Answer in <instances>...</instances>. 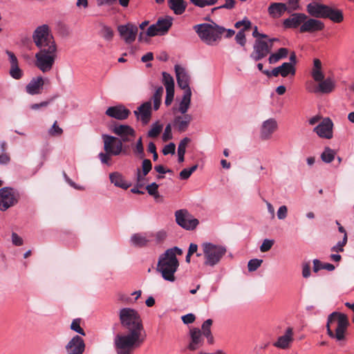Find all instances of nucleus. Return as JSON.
<instances>
[{
    "label": "nucleus",
    "mask_w": 354,
    "mask_h": 354,
    "mask_svg": "<svg viewBox=\"0 0 354 354\" xmlns=\"http://www.w3.org/2000/svg\"><path fill=\"white\" fill-rule=\"evenodd\" d=\"M119 319L127 334H118L114 339L117 354H131L134 348L140 346L145 339L142 321L138 312L131 308L119 311Z\"/></svg>",
    "instance_id": "1"
},
{
    "label": "nucleus",
    "mask_w": 354,
    "mask_h": 354,
    "mask_svg": "<svg viewBox=\"0 0 354 354\" xmlns=\"http://www.w3.org/2000/svg\"><path fill=\"white\" fill-rule=\"evenodd\" d=\"M32 40L39 49L35 54L36 67L43 73L50 72L57 57V48L49 26L46 24L38 26L33 32Z\"/></svg>",
    "instance_id": "2"
},
{
    "label": "nucleus",
    "mask_w": 354,
    "mask_h": 354,
    "mask_svg": "<svg viewBox=\"0 0 354 354\" xmlns=\"http://www.w3.org/2000/svg\"><path fill=\"white\" fill-rule=\"evenodd\" d=\"M178 266L179 263L176 255L171 250H167L159 257L156 270L165 281L174 282L176 280L174 274Z\"/></svg>",
    "instance_id": "3"
},
{
    "label": "nucleus",
    "mask_w": 354,
    "mask_h": 354,
    "mask_svg": "<svg viewBox=\"0 0 354 354\" xmlns=\"http://www.w3.org/2000/svg\"><path fill=\"white\" fill-rule=\"evenodd\" d=\"M349 325L348 317L343 313L333 312L329 315L326 324L327 333L337 341L344 339V333Z\"/></svg>",
    "instance_id": "4"
},
{
    "label": "nucleus",
    "mask_w": 354,
    "mask_h": 354,
    "mask_svg": "<svg viewBox=\"0 0 354 354\" xmlns=\"http://www.w3.org/2000/svg\"><path fill=\"white\" fill-rule=\"evenodd\" d=\"M194 30L201 41L209 46L214 45L225 31V28L217 25L214 21H211L209 24H197L194 26Z\"/></svg>",
    "instance_id": "5"
},
{
    "label": "nucleus",
    "mask_w": 354,
    "mask_h": 354,
    "mask_svg": "<svg viewBox=\"0 0 354 354\" xmlns=\"http://www.w3.org/2000/svg\"><path fill=\"white\" fill-rule=\"evenodd\" d=\"M201 247L205 259L204 264L211 267L217 265L227 252L225 246L210 242L203 243Z\"/></svg>",
    "instance_id": "6"
},
{
    "label": "nucleus",
    "mask_w": 354,
    "mask_h": 354,
    "mask_svg": "<svg viewBox=\"0 0 354 354\" xmlns=\"http://www.w3.org/2000/svg\"><path fill=\"white\" fill-rule=\"evenodd\" d=\"M175 218L176 223L186 230H194L199 224L198 220L186 209L176 211Z\"/></svg>",
    "instance_id": "7"
},
{
    "label": "nucleus",
    "mask_w": 354,
    "mask_h": 354,
    "mask_svg": "<svg viewBox=\"0 0 354 354\" xmlns=\"http://www.w3.org/2000/svg\"><path fill=\"white\" fill-rule=\"evenodd\" d=\"M19 194L17 191L8 187L0 189V210L6 211L15 205L19 200Z\"/></svg>",
    "instance_id": "8"
},
{
    "label": "nucleus",
    "mask_w": 354,
    "mask_h": 354,
    "mask_svg": "<svg viewBox=\"0 0 354 354\" xmlns=\"http://www.w3.org/2000/svg\"><path fill=\"white\" fill-rule=\"evenodd\" d=\"M104 149L108 154L118 156L125 151L127 146L119 140V138L107 134L102 135Z\"/></svg>",
    "instance_id": "9"
},
{
    "label": "nucleus",
    "mask_w": 354,
    "mask_h": 354,
    "mask_svg": "<svg viewBox=\"0 0 354 354\" xmlns=\"http://www.w3.org/2000/svg\"><path fill=\"white\" fill-rule=\"evenodd\" d=\"M112 132L118 136L119 140L123 144L133 142L136 137L135 130L127 124H116L113 126Z\"/></svg>",
    "instance_id": "10"
},
{
    "label": "nucleus",
    "mask_w": 354,
    "mask_h": 354,
    "mask_svg": "<svg viewBox=\"0 0 354 354\" xmlns=\"http://www.w3.org/2000/svg\"><path fill=\"white\" fill-rule=\"evenodd\" d=\"M272 45L261 39H257L253 46V52L250 57L254 61H259L266 57L272 50Z\"/></svg>",
    "instance_id": "11"
},
{
    "label": "nucleus",
    "mask_w": 354,
    "mask_h": 354,
    "mask_svg": "<svg viewBox=\"0 0 354 354\" xmlns=\"http://www.w3.org/2000/svg\"><path fill=\"white\" fill-rule=\"evenodd\" d=\"M118 31L125 43L131 44L136 40L138 28L136 25L128 23L125 25L118 26Z\"/></svg>",
    "instance_id": "12"
},
{
    "label": "nucleus",
    "mask_w": 354,
    "mask_h": 354,
    "mask_svg": "<svg viewBox=\"0 0 354 354\" xmlns=\"http://www.w3.org/2000/svg\"><path fill=\"white\" fill-rule=\"evenodd\" d=\"M333 121L329 118H324L322 122L313 129V131L322 138L331 139L333 136Z\"/></svg>",
    "instance_id": "13"
},
{
    "label": "nucleus",
    "mask_w": 354,
    "mask_h": 354,
    "mask_svg": "<svg viewBox=\"0 0 354 354\" xmlns=\"http://www.w3.org/2000/svg\"><path fill=\"white\" fill-rule=\"evenodd\" d=\"M278 129V123L274 118H269L264 120L259 129V137L262 140H268L271 138L272 134Z\"/></svg>",
    "instance_id": "14"
},
{
    "label": "nucleus",
    "mask_w": 354,
    "mask_h": 354,
    "mask_svg": "<svg viewBox=\"0 0 354 354\" xmlns=\"http://www.w3.org/2000/svg\"><path fill=\"white\" fill-rule=\"evenodd\" d=\"M162 82L165 86L166 89V97L165 104L166 106H169L173 100L174 97V80L172 76L166 73L162 72Z\"/></svg>",
    "instance_id": "15"
},
{
    "label": "nucleus",
    "mask_w": 354,
    "mask_h": 354,
    "mask_svg": "<svg viewBox=\"0 0 354 354\" xmlns=\"http://www.w3.org/2000/svg\"><path fill=\"white\" fill-rule=\"evenodd\" d=\"M67 354H82L85 349L83 339L79 335L74 336L66 345Z\"/></svg>",
    "instance_id": "16"
},
{
    "label": "nucleus",
    "mask_w": 354,
    "mask_h": 354,
    "mask_svg": "<svg viewBox=\"0 0 354 354\" xmlns=\"http://www.w3.org/2000/svg\"><path fill=\"white\" fill-rule=\"evenodd\" d=\"M133 113L137 119L140 120L143 124H148L151 117V102H144Z\"/></svg>",
    "instance_id": "17"
},
{
    "label": "nucleus",
    "mask_w": 354,
    "mask_h": 354,
    "mask_svg": "<svg viewBox=\"0 0 354 354\" xmlns=\"http://www.w3.org/2000/svg\"><path fill=\"white\" fill-rule=\"evenodd\" d=\"M6 53L8 57V61L10 64V68L9 71L10 75L15 80L21 79L24 75V73L19 66V61L17 57L12 51L7 50Z\"/></svg>",
    "instance_id": "18"
},
{
    "label": "nucleus",
    "mask_w": 354,
    "mask_h": 354,
    "mask_svg": "<svg viewBox=\"0 0 354 354\" xmlns=\"http://www.w3.org/2000/svg\"><path fill=\"white\" fill-rule=\"evenodd\" d=\"M174 68L178 86L184 91L191 90L189 86V75L186 70L180 65H175Z\"/></svg>",
    "instance_id": "19"
},
{
    "label": "nucleus",
    "mask_w": 354,
    "mask_h": 354,
    "mask_svg": "<svg viewBox=\"0 0 354 354\" xmlns=\"http://www.w3.org/2000/svg\"><path fill=\"white\" fill-rule=\"evenodd\" d=\"M130 113V111L123 105L110 106L105 112L106 115L119 120L127 119Z\"/></svg>",
    "instance_id": "20"
},
{
    "label": "nucleus",
    "mask_w": 354,
    "mask_h": 354,
    "mask_svg": "<svg viewBox=\"0 0 354 354\" xmlns=\"http://www.w3.org/2000/svg\"><path fill=\"white\" fill-rule=\"evenodd\" d=\"M324 28V24L322 21L313 18H307L300 26L299 31L301 32H313L322 30Z\"/></svg>",
    "instance_id": "21"
},
{
    "label": "nucleus",
    "mask_w": 354,
    "mask_h": 354,
    "mask_svg": "<svg viewBox=\"0 0 354 354\" xmlns=\"http://www.w3.org/2000/svg\"><path fill=\"white\" fill-rule=\"evenodd\" d=\"M152 232L145 233H136L131 236L130 241L131 245L135 247H145L149 243L152 242Z\"/></svg>",
    "instance_id": "22"
},
{
    "label": "nucleus",
    "mask_w": 354,
    "mask_h": 354,
    "mask_svg": "<svg viewBox=\"0 0 354 354\" xmlns=\"http://www.w3.org/2000/svg\"><path fill=\"white\" fill-rule=\"evenodd\" d=\"M191 341L188 344V349L196 351L203 345L204 339L202 337V332L199 328H194L189 331Z\"/></svg>",
    "instance_id": "23"
},
{
    "label": "nucleus",
    "mask_w": 354,
    "mask_h": 354,
    "mask_svg": "<svg viewBox=\"0 0 354 354\" xmlns=\"http://www.w3.org/2000/svg\"><path fill=\"white\" fill-rule=\"evenodd\" d=\"M307 19V15L304 13H293L290 17L284 19L283 24L286 28H296L303 24L304 21Z\"/></svg>",
    "instance_id": "24"
},
{
    "label": "nucleus",
    "mask_w": 354,
    "mask_h": 354,
    "mask_svg": "<svg viewBox=\"0 0 354 354\" xmlns=\"http://www.w3.org/2000/svg\"><path fill=\"white\" fill-rule=\"evenodd\" d=\"M192 120V116L190 114L185 113L175 116L173 123L178 131L184 132L187 129Z\"/></svg>",
    "instance_id": "25"
},
{
    "label": "nucleus",
    "mask_w": 354,
    "mask_h": 354,
    "mask_svg": "<svg viewBox=\"0 0 354 354\" xmlns=\"http://www.w3.org/2000/svg\"><path fill=\"white\" fill-rule=\"evenodd\" d=\"M318 86L313 90L306 87V89L313 93H329L333 91L335 88V83L330 78H327L318 82Z\"/></svg>",
    "instance_id": "26"
},
{
    "label": "nucleus",
    "mask_w": 354,
    "mask_h": 354,
    "mask_svg": "<svg viewBox=\"0 0 354 354\" xmlns=\"http://www.w3.org/2000/svg\"><path fill=\"white\" fill-rule=\"evenodd\" d=\"M293 341V331L292 328H288L286 330V333L280 336L277 341L273 344V346L281 348L286 349L290 346V343Z\"/></svg>",
    "instance_id": "27"
},
{
    "label": "nucleus",
    "mask_w": 354,
    "mask_h": 354,
    "mask_svg": "<svg viewBox=\"0 0 354 354\" xmlns=\"http://www.w3.org/2000/svg\"><path fill=\"white\" fill-rule=\"evenodd\" d=\"M307 11L310 15L317 18H324L327 6L317 2H313L307 5Z\"/></svg>",
    "instance_id": "28"
},
{
    "label": "nucleus",
    "mask_w": 354,
    "mask_h": 354,
    "mask_svg": "<svg viewBox=\"0 0 354 354\" xmlns=\"http://www.w3.org/2000/svg\"><path fill=\"white\" fill-rule=\"evenodd\" d=\"M44 86L42 77L32 78L26 87V92L30 95H37L40 93L41 89Z\"/></svg>",
    "instance_id": "29"
},
{
    "label": "nucleus",
    "mask_w": 354,
    "mask_h": 354,
    "mask_svg": "<svg viewBox=\"0 0 354 354\" xmlns=\"http://www.w3.org/2000/svg\"><path fill=\"white\" fill-rule=\"evenodd\" d=\"M287 7L283 3H272L268 7L269 15L273 18H279L286 11Z\"/></svg>",
    "instance_id": "30"
},
{
    "label": "nucleus",
    "mask_w": 354,
    "mask_h": 354,
    "mask_svg": "<svg viewBox=\"0 0 354 354\" xmlns=\"http://www.w3.org/2000/svg\"><path fill=\"white\" fill-rule=\"evenodd\" d=\"M192 90L183 92L182 99L179 103L178 111L181 114L187 113L191 104Z\"/></svg>",
    "instance_id": "31"
},
{
    "label": "nucleus",
    "mask_w": 354,
    "mask_h": 354,
    "mask_svg": "<svg viewBox=\"0 0 354 354\" xmlns=\"http://www.w3.org/2000/svg\"><path fill=\"white\" fill-rule=\"evenodd\" d=\"M187 6V2L184 0H168L169 8L177 15L184 13Z\"/></svg>",
    "instance_id": "32"
},
{
    "label": "nucleus",
    "mask_w": 354,
    "mask_h": 354,
    "mask_svg": "<svg viewBox=\"0 0 354 354\" xmlns=\"http://www.w3.org/2000/svg\"><path fill=\"white\" fill-rule=\"evenodd\" d=\"M109 178L111 183H113L115 187L127 189L131 186V184L127 183L124 180L123 176L119 172H113L110 174Z\"/></svg>",
    "instance_id": "33"
},
{
    "label": "nucleus",
    "mask_w": 354,
    "mask_h": 354,
    "mask_svg": "<svg viewBox=\"0 0 354 354\" xmlns=\"http://www.w3.org/2000/svg\"><path fill=\"white\" fill-rule=\"evenodd\" d=\"M324 18L330 19L335 23H340L344 19L343 13L340 10L334 9L327 6Z\"/></svg>",
    "instance_id": "34"
},
{
    "label": "nucleus",
    "mask_w": 354,
    "mask_h": 354,
    "mask_svg": "<svg viewBox=\"0 0 354 354\" xmlns=\"http://www.w3.org/2000/svg\"><path fill=\"white\" fill-rule=\"evenodd\" d=\"M288 55V50L286 48H281L275 53H272L268 58L270 64H275L279 62L281 59L286 58Z\"/></svg>",
    "instance_id": "35"
},
{
    "label": "nucleus",
    "mask_w": 354,
    "mask_h": 354,
    "mask_svg": "<svg viewBox=\"0 0 354 354\" xmlns=\"http://www.w3.org/2000/svg\"><path fill=\"white\" fill-rule=\"evenodd\" d=\"M157 25L160 32V35L166 34L172 25V18L167 17L165 19H160L157 21Z\"/></svg>",
    "instance_id": "36"
},
{
    "label": "nucleus",
    "mask_w": 354,
    "mask_h": 354,
    "mask_svg": "<svg viewBox=\"0 0 354 354\" xmlns=\"http://www.w3.org/2000/svg\"><path fill=\"white\" fill-rule=\"evenodd\" d=\"M313 263L314 272H317L322 269L326 270L328 271H333L335 268L334 265L329 263H322L318 259H314Z\"/></svg>",
    "instance_id": "37"
},
{
    "label": "nucleus",
    "mask_w": 354,
    "mask_h": 354,
    "mask_svg": "<svg viewBox=\"0 0 354 354\" xmlns=\"http://www.w3.org/2000/svg\"><path fill=\"white\" fill-rule=\"evenodd\" d=\"M164 93V89L162 86H159L156 88L155 93H153L151 100L153 102V109L154 110H158L160 106L162 97Z\"/></svg>",
    "instance_id": "38"
},
{
    "label": "nucleus",
    "mask_w": 354,
    "mask_h": 354,
    "mask_svg": "<svg viewBox=\"0 0 354 354\" xmlns=\"http://www.w3.org/2000/svg\"><path fill=\"white\" fill-rule=\"evenodd\" d=\"M335 151L329 147H325L324 151L321 154V159L326 163L331 162L335 156Z\"/></svg>",
    "instance_id": "39"
},
{
    "label": "nucleus",
    "mask_w": 354,
    "mask_h": 354,
    "mask_svg": "<svg viewBox=\"0 0 354 354\" xmlns=\"http://www.w3.org/2000/svg\"><path fill=\"white\" fill-rule=\"evenodd\" d=\"M281 70V75L283 77H287L289 74L295 75V68L292 63L284 62L279 66Z\"/></svg>",
    "instance_id": "40"
},
{
    "label": "nucleus",
    "mask_w": 354,
    "mask_h": 354,
    "mask_svg": "<svg viewBox=\"0 0 354 354\" xmlns=\"http://www.w3.org/2000/svg\"><path fill=\"white\" fill-rule=\"evenodd\" d=\"M163 125L158 121L152 124L150 130L148 131L147 136L150 138H156L161 132Z\"/></svg>",
    "instance_id": "41"
},
{
    "label": "nucleus",
    "mask_w": 354,
    "mask_h": 354,
    "mask_svg": "<svg viewBox=\"0 0 354 354\" xmlns=\"http://www.w3.org/2000/svg\"><path fill=\"white\" fill-rule=\"evenodd\" d=\"M152 241H155L156 244L163 243L167 236V234L164 230H159L156 232H152Z\"/></svg>",
    "instance_id": "42"
},
{
    "label": "nucleus",
    "mask_w": 354,
    "mask_h": 354,
    "mask_svg": "<svg viewBox=\"0 0 354 354\" xmlns=\"http://www.w3.org/2000/svg\"><path fill=\"white\" fill-rule=\"evenodd\" d=\"M263 260L259 259H252L248 261V268L250 272L256 271L262 264Z\"/></svg>",
    "instance_id": "43"
},
{
    "label": "nucleus",
    "mask_w": 354,
    "mask_h": 354,
    "mask_svg": "<svg viewBox=\"0 0 354 354\" xmlns=\"http://www.w3.org/2000/svg\"><path fill=\"white\" fill-rule=\"evenodd\" d=\"M158 187L159 185L156 183H152L146 187V189L149 195L153 196L155 198H157L160 196L158 192Z\"/></svg>",
    "instance_id": "44"
},
{
    "label": "nucleus",
    "mask_w": 354,
    "mask_h": 354,
    "mask_svg": "<svg viewBox=\"0 0 354 354\" xmlns=\"http://www.w3.org/2000/svg\"><path fill=\"white\" fill-rule=\"evenodd\" d=\"M347 243V234L343 237L342 241H339L335 245H334L331 250L335 252H342L344 251V247Z\"/></svg>",
    "instance_id": "45"
},
{
    "label": "nucleus",
    "mask_w": 354,
    "mask_h": 354,
    "mask_svg": "<svg viewBox=\"0 0 354 354\" xmlns=\"http://www.w3.org/2000/svg\"><path fill=\"white\" fill-rule=\"evenodd\" d=\"M152 164L150 160L144 159L142 162V169L141 173L143 174V176H147L149 172L151 170Z\"/></svg>",
    "instance_id": "46"
},
{
    "label": "nucleus",
    "mask_w": 354,
    "mask_h": 354,
    "mask_svg": "<svg viewBox=\"0 0 354 354\" xmlns=\"http://www.w3.org/2000/svg\"><path fill=\"white\" fill-rule=\"evenodd\" d=\"M274 241L273 239H264L261 245L260 246L261 252H266L269 251L274 245Z\"/></svg>",
    "instance_id": "47"
},
{
    "label": "nucleus",
    "mask_w": 354,
    "mask_h": 354,
    "mask_svg": "<svg viewBox=\"0 0 354 354\" xmlns=\"http://www.w3.org/2000/svg\"><path fill=\"white\" fill-rule=\"evenodd\" d=\"M147 35L149 37H154L156 35H160V32L157 25V22L154 24L151 25L147 30Z\"/></svg>",
    "instance_id": "48"
},
{
    "label": "nucleus",
    "mask_w": 354,
    "mask_h": 354,
    "mask_svg": "<svg viewBox=\"0 0 354 354\" xmlns=\"http://www.w3.org/2000/svg\"><path fill=\"white\" fill-rule=\"evenodd\" d=\"M212 324V320L211 319H208L203 322V324L202 325V330H203L202 335H203L204 336H205V335L209 336L210 333H212L211 329H210Z\"/></svg>",
    "instance_id": "49"
},
{
    "label": "nucleus",
    "mask_w": 354,
    "mask_h": 354,
    "mask_svg": "<svg viewBox=\"0 0 354 354\" xmlns=\"http://www.w3.org/2000/svg\"><path fill=\"white\" fill-rule=\"evenodd\" d=\"M57 122L55 121L53 126L49 129L48 133L50 136H60L63 133V130L62 128L57 126Z\"/></svg>",
    "instance_id": "50"
},
{
    "label": "nucleus",
    "mask_w": 354,
    "mask_h": 354,
    "mask_svg": "<svg viewBox=\"0 0 354 354\" xmlns=\"http://www.w3.org/2000/svg\"><path fill=\"white\" fill-rule=\"evenodd\" d=\"M189 142L190 139L189 138L186 137L182 139L178 147V153L185 154L186 147Z\"/></svg>",
    "instance_id": "51"
},
{
    "label": "nucleus",
    "mask_w": 354,
    "mask_h": 354,
    "mask_svg": "<svg viewBox=\"0 0 354 354\" xmlns=\"http://www.w3.org/2000/svg\"><path fill=\"white\" fill-rule=\"evenodd\" d=\"M242 26H243L244 27L241 30L245 31L250 28L251 22L247 18H244L243 20L239 21L235 24V27L236 28H239Z\"/></svg>",
    "instance_id": "52"
},
{
    "label": "nucleus",
    "mask_w": 354,
    "mask_h": 354,
    "mask_svg": "<svg viewBox=\"0 0 354 354\" xmlns=\"http://www.w3.org/2000/svg\"><path fill=\"white\" fill-rule=\"evenodd\" d=\"M162 138V140L165 142L172 139L171 124L170 123L166 125Z\"/></svg>",
    "instance_id": "53"
},
{
    "label": "nucleus",
    "mask_w": 354,
    "mask_h": 354,
    "mask_svg": "<svg viewBox=\"0 0 354 354\" xmlns=\"http://www.w3.org/2000/svg\"><path fill=\"white\" fill-rule=\"evenodd\" d=\"M277 215L279 220L285 219L288 215V207L286 205L280 206L277 210Z\"/></svg>",
    "instance_id": "54"
},
{
    "label": "nucleus",
    "mask_w": 354,
    "mask_h": 354,
    "mask_svg": "<svg viewBox=\"0 0 354 354\" xmlns=\"http://www.w3.org/2000/svg\"><path fill=\"white\" fill-rule=\"evenodd\" d=\"M176 151V145L174 142H170L165 145L162 149V153L166 156L167 154H174Z\"/></svg>",
    "instance_id": "55"
},
{
    "label": "nucleus",
    "mask_w": 354,
    "mask_h": 354,
    "mask_svg": "<svg viewBox=\"0 0 354 354\" xmlns=\"http://www.w3.org/2000/svg\"><path fill=\"white\" fill-rule=\"evenodd\" d=\"M118 0H96L97 7H109L115 5Z\"/></svg>",
    "instance_id": "56"
},
{
    "label": "nucleus",
    "mask_w": 354,
    "mask_h": 354,
    "mask_svg": "<svg viewBox=\"0 0 354 354\" xmlns=\"http://www.w3.org/2000/svg\"><path fill=\"white\" fill-rule=\"evenodd\" d=\"M244 32L243 30L239 31L235 37L236 41L242 46H244L246 43Z\"/></svg>",
    "instance_id": "57"
},
{
    "label": "nucleus",
    "mask_w": 354,
    "mask_h": 354,
    "mask_svg": "<svg viewBox=\"0 0 354 354\" xmlns=\"http://www.w3.org/2000/svg\"><path fill=\"white\" fill-rule=\"evenodd\" d=\"M103 37L106 40L112 39L113 37V31L109 26H104L102 29Z\"/></svg>",
    "instance_id": "58"
},
{
    "label": "nucleus",
    "mask_w": 354,
    "mask_h": 354,
    "mask_svg": "<svg viewBox=\"0 0 354 354\" xmlns=\"http://www.w3.org/2000/svg\"><path fill=\"white\" fill-rule=\"evenodd\" d=\"M71 328L77 333L84 336V330L80 327V323L77 320H73L71 325Z\"/></svg>",
    "instance_id": "59"
},
{
    "label": "nucleus",
    "mask_w": 354,
    "mask_h": 354,
    "mask_svg": "<svg viewBox=\"0 0 354 354\" xmlns=\"http://www.w3.org/2000/svg\"><path fill=\"white\" fill-rule=\"evenodd\" d=\"M11 240L13 245L17 246L22 245L24 243V241L21 236H19L17 233L12 232L11 235Z\"/></svg>",
    "instance_id": "60"
},
{
    "label": "nucleus",
    "mask_w": 354,
    "mask_h": 354,
    "mask_svg": "<svg viewBox=\"0 0 354 354\" xmlns=\"http://www.w3.org/2000/svg\"><path fill=\"white\" fill-rule=\"evenodd\" d=\"M134 151H135V153H138V155H141L142 157L143 156L144 147H143V145H142V138H140L138 140L136 145L135 146V148H134Z\"/></svg>",
    "instance_id": "61"
},
{
    "label": "nucleus",
    "mask_w": 354,
    "mask_h": 354,
    "mask_svg": "<svg viewBox=\"0 0 354 354\" xmlns=\"http://www.w3.org/2000/svg\"><path fill=\"white\" fill-rule=\"evenodd\" d=\"M235 4H236L235 0H225V3L223 5L220 6L217 8H214L213 10L221 9V8L232 9L234 8Z\"/></svg>",
    "instance_id": "62"
},
{
    "label": "nucleus",
    "mask_w": 354,
    "mask_h": 354,
    "mask_svg": "<svg viewBox=\"0 0 354 354\" xmlns=\"http://www.w3.org/2000/svg\"><path fill=\"white\" fill-rule=\"evenodd\" d=\"M311 75L315 82H319L324 79V75L322 70L312 71Z\"/></svg>",
    "instance_id": "63"
},
{
    "label": "nucleus",
    "mask_w": 354,
    "mask_h": 354,
    "mask_svg": "<svg viewBox=\"0 0 354 354\" xmlns=\"http://www.w3.org/2000/svg\"><path fill=\"white\" fill-rule=\"evenodd\" d=\"M302 276L304 278H308L310 276V267L309 263H304L302 265Z\"/></svg>",
    "instance_id": "64"
}]
</instances>
